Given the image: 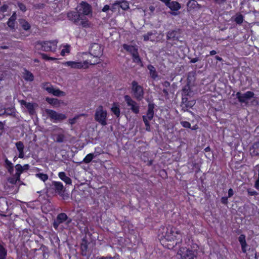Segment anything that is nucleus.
<instances>
[{
  "label": "nucleus",
  "instance_id": "obj_1",
  "mask_svg": "<svg viewBox=\"0 0 259 259\" xmlns=\"http://www.w3.org/2000/svg\"><path fill=\"white\" fill-rule=\"evenodd\" d=\"M182 238V234L176 228L169 225L162 228L160 240L162 243H164L165 241L169 242L165 245L168 248L172 249L181 243Z\"/></svg>",
  "mask_w": 259,
  "mask_h": 259
},
{
  "label": "nucleus",
  "instance_id": "obj_2",
  "mask_svg": "<svg viewBox=\"0 0 259 259\" xmlns=\"http://www.w3.org/2000/svg\"><path fill=\"white\" fill-rule=\"evenodd\" d=\"M95 121L102 126L107 124V112L102 105L99 106L95 110L94 115Z\"/></svg>",
  "mask_w": 259,
  "mask_h": 259
},
{
  "label": "nucleus",
  "instance_id": "obj_3",
  "mask_svg": "<svg viewBox=\"0 0 259 259\" xmlns=\"http://www.w3.org/2000/svg\"><path fill=\"white\" fill-rule=\"evenodd\" d=\"M58 41L54 40L51 41H37L36 45L38 49L45 52H55L57 49Z\"/></svg>",
  "mask_w": 259,
  "mask_h": 259
},
{
  "label": "nucleus",
  "instance_id": "obj_4",
  "mask_svg": "<svg viewBox=\"0 0 259 259\" xmlns=\"http://www.w3.org/2000/svg\"><path fill=\"white\" fill-rule=\"evenodd\" d=\"M72 220L68 217L65 213L62 212L58 214L57 218L53 222V227L56 230L63 229L61 224L65 223L68 225L71 223Z\"/></svg>",
  "mask_w": 259,
  "mask_h": 259
},
{
  "label": "nucleus",
  "instance_id": "obj_5",
  "mask_svg": "<svg viewBox=\"0 0 259 259\" xmlns=\"http://www.w3.org/2000/svg\"><path fill=\"white\" fill-rule=\"evenodd\" d=\"M99 63V61H98V59L96 61H94L93 62L86 60L81 62H76V61H67L64 63V65L68 66H70L72 68L75 69H81V68H88L89 67L88 65H95Z\"/></svg>",
  "mask_w": 259,
  "mask_h": 259
},
{
  "label": "nucleus",
  "instance_id": "obj_6",
  "mask_svg": "<svg viewBox=\"0 0 259 259\" xmlns=\"http://www.w3.org/2000/svg\"><path fill=\"white\" fill-rule=\"evenodd\" d=\"M132 91L134 98L137 100L141 101L143 98V88L142 86L139 85L135 80L133 81L132 82Z\"/></svg>",
  "mask_w": 259,
  "mask_h": 259
},
{
  "label": "nucleus",
  "instance_id": "obj_7",
  "mask_svg": "<svg viewBox=\"0 0 259 259\" xmlns=\"http://www.w3.org/2000/svg\"><path fill=\"white\" fill-rule=\"evenodd\" d=\"M45 112L51 120L53 122L61 121L66 118L65 114L59 113L53 110L46 109Z\"/></svg>",
  "mask_w": 259,
  "mask_h": 259
},
{
  "label": "nucleus",
  "instance_id": "obj_8",
  "mask_svg": "<svg viewBox=\"0 0 259 259\" xmlns=\"http://www.w3.org/2000/svg\"><path fill=\"white\" fill-rule=\"evenodd\" d=\"M124 98L130 109L133 113L138 114L140 112L139 105L128 95L124 96Z\"/></svg>",
  "mask_w": 259,
  "mask_h": 259
},
{
  "label": "nucleus",
  "instance_id": "obj_9",
  "mask_svg": "<svg viewBox=\"0 0 259 259\" xmlns=\"http://www.w3.org/2000/svg\"><path fill=\"white\" fill-rule=\"evenodd\" d=\"M123 48L126 51L130 52L133 56V60L137 63H141V59L138 53V49L135 47L124 44Z\"/></svg>",
  "mask_w": 259,
  "mask_h": 259
},
{
  "label": "nucleus",
  "instance_id": "obj_10",
  "mask_svg": "<svg viewBox=\"0 0 259 259\" xmlns=\"http://www.w3.org/2000/svg\"><path fill=\"white\" fill-rule=\"evenodd\" d=\"M254 94L252 92L247 91L245 93H241L239 92H237L236 96L239 102L241 103H248V101L254 96Z\"/></svg>",
  "mask_w": 259,
  "mask_h": 259
},
{
  "label": "nucleus",
  "instance_id": "obj_11",
  "mask_svg": "<svg viewBox=\"0 0 259 259\" xmlns=\"http://www.w3.org/2000/svg\"><path fill=\"white\" fill-rule=\"evenodd\" d=\"M178 254L180 256V259H194V251L186 247H181L179 250Z\"/></svg>",
  "mask_w": 259,
  "mask_h": 259
},
{
  "label": "nucleus",
  "instance_id": "obj_12",
  "mask_svg": "<svg viewBox=\"0 0 259 259\" xmlns=\"http://www.w3.org/2000/svg\"><path fill=\"white\" fill-rule=\"evenodd\" d=\"M42 88L44 90H46L48 93L53 94L54 96H65V93L59 90V89H55L53 86L49 82L43 83Z\"/></svg>",
  "mask_w": 259,
  "mask_h": 259
},
{
  "label": "nucleus",
  "instance_id": "obj_13",
  "mask_svg": "<svg viewBox=\"0 0 259 259\" xmlns=\"http://www.w3.org/2000/svg\"><path fill=\"white\" fill-rule=\"evenodd\" d=\"M103 48L98 44L94 43L92 45L90 53L95 58H99L102 55Z\"/></svg>",
  "mask_w": 259,
  "mask_h": 259
},
{
  "label": "nucleus",
  "instance_id": "obj_14",
  "mask_svg": "<svg viewBox=\"0 0 259 259\" xmlns=\"http://www.w3.org/2000/svg\"><path fill=\"white\" fill-rule=\"evenodd\" d=\"M78 12L81 15H88L92 12V7L88 3L81 2L77 7Z\"/></svg>",
  "mask_w": 259,
  "mask_h": 259
},
{
  "label": "nucleus",
  "instance_id": "obj_15",
  "mask_svg": "<svg viewBox=\"0 0 259 259\" xmlns=\"http://www.w3.org/2000/svg\"><path fill=\"white\" fill-rule=\"evenodd\" d=\"M82 15L78 12L70 11L67 14V18L74 24L78 25Z\"/></svg>",
  "mask_w": 259,
  "mask_h": 259
},
{
  "label": "nucleus",
  "instance_id": "obj_16",
  "mask_svg": "<svg viewBox=\"0 0 259 259\" xmlns=\"http://www.w3.org/2000/svg\"><path fill=\"white\" fill-rule=\"evenodd\" d=\"M52 188L55 190L56 193L60 196H62L65 191V188L62 183L54 181L52 182Z\"/></svg>",
  "mask_w": 259,
  "mask_h": 259
},
{
  "label": "nucleus",
  "instance_id": "obj_17",
  "mask_svg": "<svg viewBox=\"0 0 259 259\" xmlns=\"http://www.w3.org/2000/svg\"><path fill=\"white\" fill-rule=\"evenodd\" d=\"M154 104L152 102L149 103L146 115H144L146 119L150 120L152 119L154 116Z\"/></svg>",
  "mask_w": 259,
  "mask_h": 259
},
{
  "label": "nucleus",
  "instance_id": "obj_18",
  "mask_svg": "<svg viewBox=\"0 0 259 259\" xmlns=\"http://www.w3.org/2000/svg\"><path fill=\"white\" fill-rule=\"evenodd\" d=\"M180 32L178 30H172L168 31L166 35L167 39L178 40L179 38Z\"/></svg>",
  "mask_w": 259,
  "mask_h": 259
},
{
  "label": "nucleus",
  "instance_id": "obj_19",
  "mask_svg": "<svg viewBox=\"0 0 259 259\" xmlns=\"http://www.w3.org/2000/svg\"><path fill=\"white\" fill-rule=\"evenodd\" d=\"M78 25L81 26L82 28H90L92 24L88 19L82 15Z\"/></svg>",
  "mask_w": 259,
  "mask_h": 259
},
{
  "label": "nucleus",
  "instance_id": "obj_20",
  "mask_svg": "<svg viewBox=\"0 0 259 259\" xmlns=\"http://www.w3.org/2000/svg\"><path fill=\"white\" fill-rule=\"evenodd\" d=\"M182 96L191 97L193 95L194 93L190 88L189 84L184 86L182 90Z\"/></svg>",
  "mask_w": 259,
  "mask_h": 259
},
{
  "label": "nucleus",
  "instance_id": "obj_21",
  "mask_svg": "<svg viewBox=\"0 0 259 259\" xmlns=\"http://www.w3.org/2000/svg\"><path fill=\"white\" fill-rule=\"evenodd\" d=\"M238 241L241 246V249L242 251L245 253L246 251V247L247 246V243L246 242L245 236L243 234H241L238 238Z\"/></svg>",
  "mask_w": 259,
  "mask_h": 259
},
{
  "label": "nucleus",
  "instance_id": "obj_22",
  "mask_svg": "<svg viewBox=\"0 0 259 259\" xmlns=\"http://www.w3.org/2000/svg\"><path fill=\"white\" fill-rule=\"evenodd\" d=\"M167 7L172 11H178L181 8V5L176 1L170 2L167 5Z\"/></svg>",
  "mask_w": 259,
  "mask_h": 259
},
{
  "label": "nucleus",
  "instance_id": "obj_23",
  "mask_svg": "<svg viewBox=\"0 0 259 259\" xmlns=\"http://www.w3.org/2000/svg\"><path fill=\"white\" fill-rule=\"evenodd\" d=\"M58 176L60 179L66 183V184H71V179L69 177L66 176V174L64 172H60L58 174Z\"/></svg>",
  "mask_w": 259,
  "mask_h": 259
},
{
  "label": "nucleus",
  "instance_id": "obj_24",
  "mask_svg": "<svg viewBox=\"0 0 259 259\" xmlns=\"http://www.w3.org/2000/svg\"><path fill=\"white\" fill-rule=\"evenodd\" d=\"M5 167L7 169L8 172L12 175L14 171V166L12 163L6 157L5 159Z\"/></svg>",
  "mask_w": 259,
  "mask_h": 259
},
{
  "label": "nucleus",
  "instance_id": "obj_25",
  "mask_svg": "<svg viewBox=\"0 0 259 259\" xmlns=\"http://www.w3.org/2000/svg\"><path fill=\"white\" fill-rule=\"evenodd\" d=\"M7 256V250L4 244L0 242V259H6Z\"/></svg>",
  "mask_w": 259,
  "mask_h": 259
},
{
  "label": "nucleus",
  "instance_id": "obj_26",
  "mask_svg": "<svg viewBox=\"0 0 259 259\" xmlns=\"http://www.w3.org/2000/svg\"><path fill=\"white\" fill-rule=\"evenodd\" d=\"M195 101L194 100L188 101L185 105H181L182 110L184 111H188L189 108H192L195 104Z\"/></svg>",
  "mask_w": 259,
  "mask_h": 259
},
{
  "label": "nucleus",
  "instance_id": "obj_27",
  "mask_svg": "<svg viewBox=\"0 0 259 259\" xmlns=\"http://www.w3.org/2000/svg\"><path fill=\"white\" fill-rule=\"evenodd\" d=\"M251 151L252 156H259V142L255 143L253 145Z\"/></svg>",
  "mask_w": 259,
  "mask_h": 259
},
{
  "label": "nucleus",
  "instance_id": "obj_28",
  "mask_svg": "<svg viewBox=\"0 0 259 259\" xmlns=\"http://www.w3.org/2000/svg\"><path fill=\"white\" fill-rule=\"evenodd\" d=\"M4 113H6V115H11L13 116H15L16 114V110L14 107H9L6 109H4Z\"/></svg>",
  "mask_w": 259,
  "mask_h": 259
},
{
  "label": "nucleus",
  "instance_id": "obj_29",
  "mask_svg": "<svg viewBox=\"0 0 259 259\" xmlns=\"http://www.w3.org/2000/svg\"><path fill=\"white\" fill-rule=\"evenodd\" d=\"M24 78L27 81H32L34 79V76L32 73L26 70L24 73Z\"/></svg>",
  "mask_w": 259,
  "mask_h": 259
},
{
  "label": "nucleus",
  "instance_id": "obj_30",
  "mask_svg": "<svg viewBox=\"0 0 259 259\" xmlns=\"http://www.w3.org/2000/svg\"><path fill=\"white\" fill-rule=\"evenodd\" d=\"M148 69L149 70L151 77L153 79H155L157 77V73L154 67L152 65H149Z\"/></svg>",
  "mask_w": 259,
  "mask_h": 259
},
{
  "label": "nucleus",
  "instance_id": "obj_31",
  "mask_svg": "<svg viewBox=\"0 0 259 259\" xmlns=\"http://www.w3.org/2000/svg\"><path fill=\"white\" fill-rule=\"evenodd\" d=\"M119 7H120L122 10H126L129 9L128 3L124 0L118 1Z\"/></svg>",
  "mask_w": 259,
  "mask_h": 259
},
{
  "label": "nucleus",
  "instance_id": "obj_32",
  "mask_svg": "<svg viewBox=\"0 0 259 259\" xmlns=\"http://www.w3.org/2000/svg\"><path fill=\"white\" fill-rule=\"evenodd\" d=\"M111 111L117 117L120 115V111L119 106L116 104H114L111 108Z\"/></svg>",
  "mask_w": 259,
  "mask_h": 259
},
{
  "label": "nucleus",
  "instance_id": "obj_33",
  "mask_svg": "<svg viewBox=\"0 0 259 259\" xmlns=\"http://www.w3.org/2000/svg\"><path fill=\"white\" fill-rule=\"evenodd\" d=\"M24 105L26 107V108L28 109L29 113L30 114H33L34 112L33 104L31 103H27L26 102H24Z\"/></svg>",
  "mask_w": 259,
  "mask_h": 259
},
{
  "label": "nucleus",
  "instance_id": "obj_34",
  "mask_svg": "<svg viewBox=\"0 0 259 259\" xmlns=\"http://www.w3.org/2000/svg\"><path fill=\"white\" fill-rule=\"evenodd\" d=\"M97 155H94L93 153L88 154L83 160V162L85 163H90L93 159Z\"/></svg>",
  "mask_w": 259,
  "mask_h": 259
},
{
  "label": "nucleus",
  "instance_id": "obj_35",
  "mask_svg": "<svg viewBox=\"0 0 259 259\" xmlns=\"http://www.w3.org/2000/svg\"><path fill=\"white\" fill-rule=\"evenodd\" d=\"M244 20L243 16L240 14H237L236 15L234 21L235 22L239 25H241Z\"/></svg>",
  "mask_w": 259,
  "mask_h": 259
},
{
  "label": "nucleus",
  "instance_id": "obj_36",
  "mask_svg": "<svg viewBox=\"0 0 259 259\" xmlns=\"http://www.w3.org/2000/svg\"><path fill=\"white\" fill-rule=\"evenodd\" d=\"M20 24L22 25V28L25 30H28L30 28V25L29 23L26 21L25 20L22 19L20 21Z\"/></svg>",
  "mask_w": 259,
  "mask_h": 259
},
{
  "label": "nucleus",
  "instance_id": "obj_37",
  "mask_svg": "<svg viewBox=\"0 0 259 259\" xmlns=\"http://www.w3.org/2000/svg\"><path fill=\"white\" fill-rule=\"evenodd\" d=\"M65 137L63 134H58L56 135V141L57 143H63L65 141Z\"/></svg>",
  "mask_w": 259,
  "mask_h": 259
},
{
  "label": "nucleus",
  "instance_id": "obj_38",
  "mask_svg": "<svg viewBox=\"0 0 259 259\" xmlns=\"http://www.w3.org/2000/svg\"><path fill=\"white\" fill-rule=\"evenodd\" d=\"M36 177L41 179L44 182H45L48 179V176L47 174L43 173H38L36 174Z\"/></svg>",
  "mask_w": 259,
  "mask_h": 259
},
{
  "label": "nucleus",
  "instance_id": "obj_39",
  "mask_svg": "<svg viewBox=\"0 0 259 259\" xmlns=\"http://www.w3.org/2000/svg\"><path fill=\"white\" fill-rule=\"evenodd\" d=\"M142 118L146 126V130L147 131H150V125L149 122V120L146 119V118L145 117V116H143Z\"/></svg>",
  "mask_w": 259,
  "mask_h": 259
},
{
  "label": "nucleus",
  "instance_id": "obj_40",
  "mask_svg": "<svg viewBox=\"0 0 259 259\" xmlns=\"http://www.w3.org/2000/svg\"><path fill=\"white\" fill-rule=\"evenodd\" d=\"M119 7L118 1H116L114 4L110 7V10L112 12H115L116 11L117 8Z\"/></svg>",
  "mask_w": 259,
  "mask_h": 259
},
{
  "label": "nucleus",
  "instance_id": "obj_41",
  "mask_svg": "<svg viewBox=\"0 0 259 259\" xmlns=\"http://www.w3.org/2000/svg\"><path fill=\"white\" fill-rule=\"evenodd\" d=\"M16 146L18 151H23L24 149V144L23 142L19 141L16 143Z\"/></svg>",
  "mask_w": 259,
  "mask_h": 259
},
{
  "label": "nucleus",
  "instance_id": "obj_42",
  "mask_svg": "<svg viewBox=\"0 0 259 259\" xmlns=\"http://www.w3.org/2000/svg\"><path fill=\"white\" fill-rule=\"evenodd\" d=\"M153 34L152 32H148L147 34H145L143 35L144 40L145 41H147L148 40H151V36Z\"/></svg>",
  "mask_w": 259,
  "mask_h": 259
},
{
  "label": "nucleus",
  "instance_id": "obj_43",
  "mask_svg": "<svg viewBox=\"0 0 259 259\" xmlns=\"http://www.w3.org/2000/svg\"><path fill=\"white\" fill-rule=\"evenodd\" d=\"M88 248V245L86 242L82 243L81 244V249L82 250V254L83 255H85V251Z\"/></svg>",
  "mask_w": 259,
  "mask_h": 259
},
{
  "label": "nucleus",
  "instance_id": "obj_44",
  "mask_svg": "<svg viewBox=\"0 0 259 259\" xmlns=\"http://www.w3.org/2000/svg\"><path fill=\"white\" fill-rule=\"evenodd\" d=\"M41 56L42 59L47 60H56V58L53 57H50L48 56V55L46 54H41Z\"/></svg>",
  "mask_w": 259,
  "mask_h": 259
},
{
  "label": "nucleus",
  "instance_id": "obj_45",
  "mask_svg": "<svg viewBox=\"0 0 259 259\" xmlns=\"http://www.w3.org/2000/svg\"><path fill=\"white\" fill-rule=\"evenodd\" d=\"M22 166L20 164H17L15 166V168L17 172H19L20 174H22L23 172Z\"/></svg>",
  "mask_w": 259,
  "mask_h": 259
},
{
  "label": "nucleus",
  "instance_id": "obj_46",
  "mask_svg": "<svg viewBox=\"0 0 259 259\" xmlns=\"http://www.w3.org/2000/svg\"><path fill=\"white\" fill-rule=\"evenodd\" d=\"M181 125L186 128H191V124L190 122L186 121H183L181 122Z\"/></svg>",
  "mask_w": 259,
  "mask_h": 259
},
{
  "label": "nucleus",
  "instance_id": "obj_47",
  "mask_svg": "<svg viewBox=\"0 0 259 259\" xmlns=\"http://www.w3.org/2000/svg\"><path fill=\"white\" fill-rule=\"evenodd\" d=\"M18 6L19 7V9L23 12H25L26 11V8L25 5H24L23 4L21 3H18Z\"/></svg>",
  "mask_w": 259,
  "mask_h": 259
},
{
  "label": "nucleus",
  "instance_id": "obj_48",
  "mask_svg": "<svg viewBox=\"0 0 259 259\" xmlns=\"http://www.w3.org/2000/svg\"><path fill=\"white\" fill-rule=\"evenodd\" d=\"M69 52V46H66L65 48H64L61 52V55L62 56H64L65 53H68Z\"/></svg>",
  "mask_w": 259,
  "mask_h": 259
},
{
  "label": "nucleus",
  "instance_id": "obj_49",
  "mask_svg": "<svg viewBox=\"0 0 259 259\" xmlns=\"http://www.w3.org/2000/svg\"><path fill=\"white\" fill-rule=\"evenodd\" d=\"M19 180L14 177H11L8 179V182L12 184H15Z\"/></svg>",
  "mask_w": 259,
  "mask_h": 259
},
{
  "label": "nucleus",
  "instance_id": "obj_50",
  "mask_svg": "<svg viewBox=\"0 0 259 259\" xmlns=\"http://www.w3.org/2000/svg\"><path fill=\"white\" fill-rule=\"evenodd\" d=\"M7 24L9 27L12 29H14L15 27V21L9 20Z\"/></svg>",
  "mask_w": 259,
  "mask_h": 259
},
{
  "label": "nucleus",
  "instance_id": "obj_51",
  "mask_svg": "<svg viewBox=\"0 0 259 259\" xmlns=\"http://www.w3.org/2000/svg\"><path fill=\"white\" fill-rule=\"evenodd\" d=\"M247 192L250 196H254L257 194V192L251 189H248Z\"/></svg>",
  "mask_w": 259,
  "mask_h": 259
},
{
  "label": "nucleus",
  "instance_id": "obj_52",
  "mask_svg": "<svg viewBox=\"0 0 259 259\" xmlns=\"http://www.w3.org/2000/svg\"><path fill=\"white\" fill-rule=\"evenodd\" d=\"M188 101V99L187 98V96H183L182 97V104L181 105H185V104L187 103Z\"/></svg>",
  "mask_w": 259,
  "mask_h": 259
},
{
  "label": "nucleus",
  "instance_id": "obj_53",
  "mask_svg": "<svg viewBox=\"0 0 259 259\" xmlns=\"http://www.w3.org/2000/svg\"><path fill=\"white\" fill-rule=\"evenodd\" d=\"M46 101L50 103V104H55L56 102L57 103V99H51V98H47L46 99Z\"/></svg>",
  "mask_w": 259,
  "mask_h": 259
},
{
  "label": "nucleus",
  "instance_id": "obj_54",
  "mask_svg": "<svg viewBox=\"0 0 259 259\" xmlns=\"http://www.w3.org/2000/svg\"><path fill=\"white\" fill-rule=\"evenodd\" d=\"M8 9V6L7 5H4L0 8V11L2 12H6Z\"/></svg>",
  "mask_w": 259,
  "mask_h": 259
},
{
  "label": "nucleus",
  "instance_id": "obj_55",
  "mask_svg": "<svg viewBox=\"0 0 259 259\" xmlns=\"http://www.w3.org/2000/svg\"><path fill=\"white\" fill-rule=\"evenodd\" d=\"M110 10V6L106 5H105L103 8L102 9V11L103 12H107L108 11Z\"/></svg>",
  "mask_w": 259,
  "mask_h": 259
},
{
  "label": "nucleus",
  "instance_id": "obj_56",
  "mask_svg": "<svg viewBox=\"0 0 259 259\" xmlns=\"http://www.w3.org/2000/svg\"><path fill=\"white\" fill-rule=\"evenodd\" d=\"M78 118V116H76V117H74L73 118H72V119H70L69 120V122L70 124H74L75 122H76V119Z\"/></svg>",
  "mask_w": 259,
  "mask_h": 259
},
{
  "label": "nucleus",
  "instance_id": "obj_57",
  "mask_svg": "<svg viewBox=\"0 0 259 259\" xmlns=\"http://www.w3.org/2000/svg\"><path fill=\"white\" fill-rule=\"evenodd\" d=\"M21 174H20L19 172H17L15 173V174L14 175L13 177L17 179L19 181L20 180V175Z\"/></svg>",
  "mask_w": 259,
  "mask_h": 259
},
{
  "label": "nucleus",
  "instance_id": "obj_58",
  "mask_svg": "<svg viewBox=\"0 0 259 259\" xmlns=\"http://www.w3.org/2000/svg\"><path fill=\"white\" fill-rule=\"evenodd\" d=\"M221 202L222 203L226 204L228 203V197H223L221 198Z\"/></svg>",
  "mask_w": 259,
  "mask_h": 259
},
{
  "label": "nucleus",
  "instance_id": "obj_59",
  "mask_svg": "<svg viewBox=\"0 0 259 259\" xmlns=\"http://www.w3.org/2000/svg\"><path fill=\"white\" fill-rule=\"evenodd\" d=\"M16 19V12H14L12 16L9 19V20H12V21H15Z\"/></svg>",
  "mask_w": 259,
  "mask_h": 259
},
{
  "label": "nucleus",
  "instance_id": "obj_60",
  "mask_svg": "<svg viewBox=\"0 0 259 259\" xmlns=\"http://www.w3.org/2000/svg\"><path fill=\"white\" fill-rule=\"evenodd\" d=\"M234 192L232 189L230 188L228 190V197H231L233 195Z\"/></svg>",
  "mask_w": 259,
  "mask_h": 259
},
{
  "label": "nucleus",
  "instance_id": "obj_61",
  "mask_svg": "<svg viewBox=\"0 0 259 259\" xmlns=\"http://www.w3.org/2000/svg\"><path fill=\"white\" fill-rule=\"evenodd\" d=\"M254 187L257 189H259V177H258L257 179L255 181Z\"/></svg>",
  "mask_w": 259,
  "mask_h": 259
},
{
  "label": "nucleus",
  "instance_id": "obj_62",
  "mask_svg": "<svg viewBox=\"0 0 259 259\" xmlns=\"http://www.w3.org/2000/svg\"><path fill=\"white\" fill-rule=\"evenodd\" d=\"M44 7H45V5L43 4H37L35 6V7L36 9H42L44 8Z\"/></svg>",
  "mask_w": 259,
  "mask_h": 259
},
{
  "label": "nucleus",
  "instance_id": "obj_63",
  "mask_svg": "<svg viewBox=\"0 0 259 259\" xmlns=\"http://www.w3.org/2000/svg\"><path fill=\"white\" fill-rule=\"evenodd\" d=\"M199 61V59L198 57H196L194 58H193L191 60L190 62L192 63H194Z\"/></svg>",
  "mask_w": 259,
  "mask_h": 259
},
{
  "label": "nucleus",
  "instance_id": "obj_64",
  "mask_svg": "<svg viewBox=\"0 0 259 259\" xmlns=\"http://www.w3.org/2000/svg\"><path fill=\"white\" fill-rule=\"evenodd\" d=\"M23 168V170H27L29 169V165L28 164H25L24 165H23L22 166Z\"/></svg>",
  "mask_w": 259,
  "mask_h": 259
}]
</instances>
